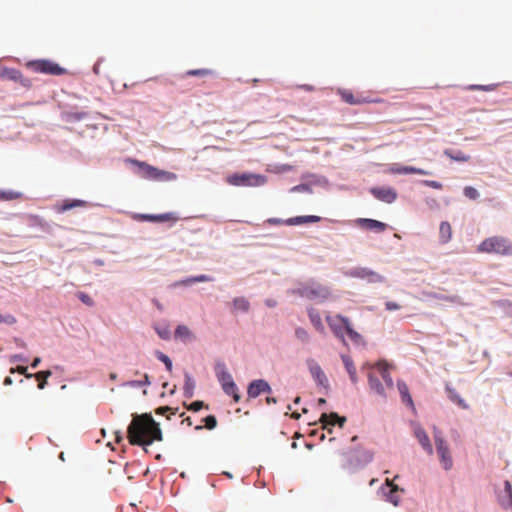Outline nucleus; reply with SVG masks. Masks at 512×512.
Here are the masks:
<instances>
[{"mask_svg": "<svg viewBox=\"0 0 512 512\" xmlns=\"http://www.w3.org/2000/svg\"><path fill=\"white\" fill-rule=\"evenodd\" d=\"M127 438L131 445L142 446L147 452V446L154 441H162L163 435L159 423L151 414L143 413L133 415L132 421L127 428Z\"/></svg>", "mask_w": 512, "mask_h": 512, "instance_id": "1", "label": "nucleus"}, {"mask_svg": "<svg viewBox=\"0 0 512 512\" xmlns=\"http://www.w3.org/2000/svg\"><path fill=\"white\" fill-rule=\"evenodd\" d=\"M477 252L512 256V241L503 236L488 237L477 246Z\"/></svg>", "mask_w": 512, "mask_h": 512, "instance_id": "2", "label": "nucleus"}, {"mask_svg": "<svg viewBox=\"0 0 512 512\" xmlns=\"http://www.w3.org/2000/svg\"><path fill=\"white\" fill-rule=\"evenodd\" d=\"M291 292L300 297L317 302H324L331 296V291L328 286L313 280L300 285Z\"/></svg>", "mask_w": 512, "mask_h": 512, "instance_id": "3", "label": "nucleus"}, {"mask_svg": "<svg viewBox=\"0 0 512 512\" xmlns=\"http://www.w3.org/2000/svg\"><path fill=\"white\" fill-rule=\"evenodd\" d=\"M130 161L133 165L138 167L139 175L144 179L163 182L174 181L177 179V175L173 172L158 169L139 160Z\"/></svg>", "mask_w": 512, "mask_h": 512, "instance_id": "4", "label": "nucleus"}, {"mask_svg": "<svg viewBox=\"0 0 512 512\" xmlns=\"http://www.w3.org/2000/svg\"><path fill=\"white\" fill-rule=\"evenodd\" d=\"M433 433L436 451L440 458V463L445 470H450L453 466V460L449 446L444 440L442 432L435 426L433 427Z\"/></svg>", "mask_w": 512, "mask_h": 512, "instance_id": "5", "label": "nucleus"}, {"mask_svg": "<svg viewBox=\"0 0 512 512\" xmlns=\"http://www.w3.org/2000/svg\"><path fill=\"white\" fill-rule=\"evenodd\" d=\"M266 181L264 175L253 173H235L227 177V183L233 186H262Z\"/></svg>", "mask_w": 512, "mask_h": 512, "instance_id": "6", "label": "nucleus"}, {"mask_svg": "<svg viewBox=\"0 0 512 512\" xmlns=\"http://www.w3.org/2000/svg\"><path fill=\"white\" fill-rule=\"evenodd\" d=\"M325 320H326L330 330L334 334V336L337 339H339L343 344H346L344 333L346 332L347 325H349V323H350L349 318H347L341 314H336V315L328 314V315H326Z\"/></svg>", "mask_w": 512, "mask_h": 512, "instance_id": "7", "label": "nucleus"}, {"mask_svg": "<svg viewBox=\"0 0 512 512\" xmlns=\"http://www.w3.org/2000/svg\"><path fill=\"white\" fill-rule=\"evenodd\" d=\"M27 66L37 73L51 75H62L65 73V69L59 66V64L45 59L30 61Z\"/></svg>", "mask_w": 512, "mask_h": 512, "instance_id": "8", "label": "nucleus"}, {"mask_svg": "<svg viewBox=\"0 0 512 512\" xmlns=\"http://www.w3.org/2000/svg\"><path fill=\"white\" fill-rule=\"evenodd\" d=\"M349 275L354 278L366 280L368 283H383L385 277L367 267H356L350 270Z\"/></svg>", "mask_w": 512, "mask_h": 512, "instance_id": "9", "label": "nucleus"}, {"mask_svg": "<svg viewBox=\"0 0 512 512\" xmlns=\"http://www.w3.org/2000/svg\"><path fill=\"white\" fill-rule=\"evenodd\" d=\"M339 95L341 99L350 105H361L365 103H380L381 99H371L362 94L354 95L350 90H340Z\"/></svg>", "mask_w": 512, "mask_h": 512, "instance_id": "10", "label": "nucleus"}, {"mask_svg": "<svg viewBox=\"0 0 512 512\" xmlns=\"http://www.w3.org/2000/svg\"><path fill=\"white\" fill-rule=\"evenodd\" d=\"M370 193L379 201L391 204L397 199V192L391 187H372Z\"/></svg>", "mask_w": 512, "mask_h": 512, "instance_id": "11", "label": "nucleus"}, {"mask_svg": "<svg viewBox=\"0 0 512 512\" xmlns=\"http://www.w3.org/2000/svg\"><path fill=\"white\" fill-rule=\"evenodd\" d=\"M306 365L311 373L313 379L319 384L324 385L327 382V378L325 373L323 372L320 365L313 358H308L306 360Z\"/></svg>", "mask_w": 512, "mask_h": 512, "instance_id": "12", "label": "nucleus"}, {"mask_svg": "<svg viewBox=\"0 0 512 512\" xmlns=\"http://www.w3.org/2000/svg\"><path fill=\"white\" fill-rule=\"evenodd\" d=\"M270 391L271 387L269 386V384L265 380L260 379L254 380L249 384L247 393L249 397L256 398L261 393H269Z\"/></svg>", "mask_w": 512, "mask_h": 512, "instance_id": "13", "label": "nucleus"}, {"mask_svg": "<svg viewBox=\"0 0 512 512\" xmlns=\"http://www.w3.org/2000/svg\"><path fill=\"white\" fill-rule=\"evenodd\" d=\"M346 421L345 417H339L336 413L326 414L323 413L320 417V422L322 423L323 429H328L331 432L330 427L334 426L336 423L339 424L340 427L344 425Z\"/></svg>", "mask_w": 512, "mask_h": 512, "instance_id": "14", "label": "nucleus"}, {"mask_svg": "<svg viewBox=\"0 0 512 512\" xmlns=\"http://www.w3.org/2000/svg\"><path fill=\"white\" fill-rule=\"evenodd\" d=\"M414 435L417 438L420 445L422 446V448L426 451V453L428 455H432L434 452L433 446L425 430L420 426H416L414 428Z\"/></svg>", "mask_w": 512, "mask_h": 512, "instance_id": "15", "label": "nucleus"}, {"mask_svg": "<svg viewBox=\"0 0 512 512\" xmlns=\"http://www.w3.org/2000/svg\"><path fill=\"white\" fill-rule=\"evenodd\" d=\"M357 224L363 229L373 230L378 233L385 231L387 228V225L385 223L380 222L375 219H368V218L358 219Z\"/></svg>", "mask_w": 512, "mask_h": 512, "instance_id": "16", "label": "nucleus"}, {"mask_svg": "<svg viewBox=\"0 0 512 512\" xmlns=\"http://www.w3.org/2000/svg\"><path fill=\"white\" fill-rule=\"evenodd\" d=\"M390 172L392 174H419V175H429L430 173L424 169L416 168L413 166H403L399 164H394L390 167Z\"/></svg>", "mask_w": 512, "mask_h": 512, "instance_id": "17", "label": "nucleus"}, {"mask_svg": "<svg viewBox=\"0 0 512 512\" xmlns=\"http://www.w3.org/2000/svg\"><path fill=\"white\" fill-rule=\"evenodd\" d=\"M307 313L310 319L311 324L315 328L317 332L320 334H325V327L322 322L320 313L313 307L307 309Z\"/></svg>", "mask_w": 512, "mask_h": 512, "instance_id": "18", "label": "nucleus"}, {"mask_svg": "<svg viewBox=\"0 0 512 512\" xmlns=\"http://www.w3.org/2000/svg\"><path fill=\"white\" fill-rule=\"evenodd\" d=\"M214 369L217 379L220 382L221 386L226 384V382L233 381V378L228 372L225 363L217 362Z\"/></svg>", "mask_w": 512, "mask_h": 512, "instance_id": "19", "label": "nucleus"}, {"mask_svg": "<svg viewBox=\"0 0 512 512\" xmlns=\"http://www.w3.org/2000/svg\"><path fill=\"white\" fill-rule=\"evenodd\" d=\"M320 221H321L320 216L308 215V216H296L293 218H289L284 223L289 226H294V225H301V224H305V223H318Z\"/></svg>", "mask_w": 512, "mask_h": 512, "instance_id": "20", "label": "nucleus"}, {"mask_svg": "<svg viewBox=\"0 0 512 512\" xmlns=\"http://www.w3.org/2000/svg\"><path fill=\"white\" fill-rule=\"evenodd\" d=\"M368 382H369L370 389L374 393H376L377 395H380L382 397H385L384 385L381 383L380 379L377 376L370 373L368 376Z\"/></svg>", "mask_w": 512, "mask_h": 512, "instance_id": "21", "label": "nucleus"}, {"mask_svg": "<svg viewBox=\"0 0 512 512\" xmlns=\"http://www.w3.org/2000/svg\"><path fill=\"white\" fill-rule=\"evenodd\" d=\"M439 238L442 244L448 243L452 238V227L449 222L443 221L439 227Z\"/></svg>", "mask_w": 512, "mask_h": 512, "instance_id": "22", "label": "nucleus"}, {"mask_svg": "<svg viewBox=\"0 0 512 512\" xmlns=\"http://www.w3.org/2000/svg\"><path fill=\"white\" fill-rule=\"evenodd\" d=\"M341 359L353 383L357 382V371L353 360L348 355H342Z\"/></svg>", "mask_w": 512, "mask_h": 512, "instance_id": "23", "label": "nucleus"}, {"mask_svg": "<svg viewBox=\"0 0 512 512\" xmlns=\"http://www.w3.org/2000/svg\"><path fill=\"white\" fill-rule=\"evenodd\" d=\"M86 206H87V202L84 201V200H79V199H72L71 200V199H67V200L63 201V203L59 207L58 211L59 212H65V211L73 209V208L86 207Z\"/></svg>", "mask_w": 512, "mask_h": 512, "instance_id": "24", "label": "nucleus"}, {"mask_svg": "<svg viewBox=\"0 0 512 512\" xmlns=\"http://www.w3.org/2000/svg\"><path fill=\"white\" fill-rule=\"evenodd\" d=\"M346 333H347L348 337L350 338V340L355 345H357V346H365L366 345V341H365L364 337L360 333H358L357 331H355L353 329L351 322L349 323V325H347Z\"/></svg>", "mask_w": 512, "mask_h": 512, "instance_id": "25", "label": "nucleus"}, {"mask_svg": "<svg viewBox=\"0 0 512 512\" xmlns=\"http://www.w3.org/2000/svg\"><path fill=\"white\" fill-rule=\"evenodd\" d=\"M380 375H381V378L384 380L386 386L388 388H392L393 387V380H392V377L388 371V365L385 363V362H378L377 365H376Z\"/></svg>", "mask_w": 512, "mask_h": 512, "instance_id": "26", "label": "nucleus"}, {"mask_svg": "<svg viewBox=\"0 0 512 512\" xmlns=\"http://www.w3.org/2000/svg\"><path fill=\"white\" fill-rule=\"evenodd\" d=\"M444 154L447 157H449L451 160H454L457 162H468L470 160V156L460 150L453 151V150L447 149L444 151Z\"/></svg>", "mask_w": 512, "mask_h": 512, "instance_id": "27", "label": "nucleus"}, {"mask_svg": "<svg viewBox=\"0 0 512 512\" xmlns=\"http://www.w3.org/2000/svg\"><path fill=\"white\" fill-rule=\"evenodd\" d=\"M145 218L150 221L154 222H165V221H177L178 217L175 215V213H164L159 215H146Z\"/></svg>", "mask_w": 512, "mask_h": 512, "instance_id": "28", "label": "nucleus"}, {"mask_svg": "<svg viewBox=\"0 0 512 512\" xmlns=\"http://www.w3.org/2000/svg\"><path fill=\"white\" fill-rule=\"evenodd\" d=\"M222 389L226 394L231 395L235 402L240 401L241 397L234 381L226 382V384L222 385Z\"/></svg>", "mask_w": 512, "mask_h": 512, "instance_id": "29", "label": "nucleus"}, {"mask_svg": "<svg viewBox=\"0 0 512 512\" xmlns=\"http://www.w3.org/2000/svg\"><path fill=\"white\" fill-rule=\"evenodd\" d=\"M397 387H398V390H399V393L402 397V401L404 403H406L407 405H413V401H412V398L410 396V393H409V389H408V386L406 385L405 382L403 381H398L397 382Z\"/></svg>", "mask_w": 512, "mask_h": 512, "instance_id": "30", "label": "nucleus"}, {"mask_svg": "<svg viewBox=\"0 0 512 512\" xmlns=\"http://www.w3.org/2000/svg\"><path fill=\"white\" fill-rule=\"evenodd\" d=\"M232 306L234 311L247 312L250 308V303L244 297H237L233 300Z\"/></svg>", "mask_w": 512, "mask_h": 512, "instance_id": "31", "label": "nucleus"}, {"mask_svg": "<svg viewBox=\"0 0 512 512\" xmlns=\"http://www.w3.org/2000/svg\"><path fill=\"white\" fill-rule=\"evenodd\" d=\"M448 396L451 401L456 403L462 409H468L469 406L463 398L455 391V389L447 388Z\"/></svg>", "mask_w": 512, "mask_h": 512, "instance_id": "32", "label": "nucleus"}, {"mask_svg": "<svg viewBox=\"0 0 512 512\" xmlns=\"http://www.w3.org/2000/svg\"><path fill=\"white\" fill-rule=\"evenodd\" d=\"M195 382L189 373H185V382L183 386L186 397H192L194 394Z\"/></svg>", "mask_w": 512, "mask_h": 512, "instance_id": "33", "label": "nucleus"}, {"mask_svg": "<svg viewBox=\"0 0 512 512\" xmlns=\"http://www.w3.org/2000/svg\"><path fill=\"white\" fill-rule=\"evenodd\" d=\"M21 197H22V193H20V192L0 189V201H11V200L20 199Z\"/></svg>", "mask_w": 512, "mask_h": 512, "instance_id": "34", "label": "nucleus"}, {"mask_svg": "<svg viewBox=\"0 0 512 512\" xmlns=\"http://www.w3.org/2000/svg\"><path fill=\"white\" fill-rule=\"evenodd\" d=\"M150 377L148 374L143 375V380H131L125 383L126 386L132 387V388H138L142 386H148L150 385Z\"/></svg>", "mask_w": 512, "mask_h": 512, "instance_id": "35", "label": "nucleus"}, {"mask_svg": "<svg viewBox=\"0 0 512 512\" xmlns=\"http://www.w3.org/2000/svg\"><path fill=\"white\" fill-rule=\"evenodd\" d=\"M211 281H213L212 277L202 274L199 276L187 278V279L183 280L181 283L183 285H190V284H193L196 282H211Z\"/></svg>", "mask_w": 512, "mask_h": 512, "instance_id": "36", "label": "nucleus"}, {"mask_svg": "<svg viewBox=\"0 0 512 512\" xmlns=\"http://www.w3.org/2000/svg\"><path fill=\"white\" fill-rule=\"evenodd\" d=\"M214 71L211 69H192L185 72L184 76H199V77H205L209 75H213Z\"/></svg>", "mask_w": 512, "mask_h": 512, "instance_id": "37", "label": "nucleus"}, {"mask_svg": "<svg viewBox=\"0 0 512 512\" xmlns=\"http://www.w3.org/2000/svg\"><path fill=\"white\" fill-rule=\"evenodd\" d=\"M50 376H51V371H49V370L39 371L35 374V378L39 381V384H38L39 389H44V387L47 383V378Z\"/></svg>", "mask_w": 512, "mask_h": 512, "instance_id": "38", "label": "nucleus"}, {"mask_svg": "<svg viewBox=\"0 0 512 512\" xmlns=\"http://www.w3.org/2000/svg\"><path fill=\"white\" fill-rule=\"evenodd\" d=\"M385 483L388 487H390L389 501L394 505H397L399 500L397 497H395L394 493L399 490V487L393 484V482L388 478L386 479Z\"/></svg>", "mask_w": 512, "mask_h": 512, "instance_id": "39", "label": "nucleus"}, {"mask_svg": "<svg viewBox=\"0 0 512 512\" xmlns=\"http://www.w3.org/2000/svg\"><path fill=\"white\" fill-rule=\"evenodd\" d=\"M3 76L9 80L22 81L23 76L20 71L16 69H7L4 71Z\"/></svg>", "mask_w": 512, "mask_h": 512, "instance_id": "40", "label": "nucleus"}, {"mask_svg": "<svg viewBox=\"0 0 512 512\" xmlns=\"http://www.w3.org/2000/svg\"><path fill=\"white\" fill-rule=\"evenodd\" d=\"M175 336L186 339L191 337V331L189 328L185 325H179L175 330Z\"/></svg>", "mask_w": 512, "mask_h": 512, "instance_id": "41", "label": "nucleus"}, {"mask_svg": "<svg viewBox=\"0 0 512 512\" xmlns=\"http://www.w3.org/2000/svg\"><path fill=\"white\" fill-rule=\"evenodd\" d=\"M295 336L298 340H300L301 342H304V343L309 342V340H310V335H309L308 331L302 327L296 328Z\"/></svg>", "mask_w": 512, "mask_h": 512, "instance_id": "42", "label": "nucleus"}, {"mask_svg": "<svg viewBox=\"0 0 512 512\" xmlns=\"http://www.w3.org/2000/svg\"><path fill=\"white\" fill-rule=\"evenodd\" d=\"M463 193L467 198L471 200H476L479 197V192L472 186H466L463 189Z\"/></svg>", "mask_w": 512, "mask_h": 512, "instance_id": "43", "label": "nucleus"}, {"mask_svg": "<svg viewBox=\"0 0 512 512\" xmlns=\"http://www.w3.org/2000/svg\"><path fill=\"white\" fill-rule=\"evenodd\" d=\"M504 487H505V493L507 495L508 500H507V503H505L503 501L502 505L506 507L508 505H512V485L509 481H505Z\"/></svg>", "mask_w": 512, "mask_h": 512, "instance_id": "44", "label": "nucleus"}, {"mask_svg": "<svg viewBox=\"0 0 512 512\" xmlns=\"http://www.w3.org/2000/svg\"><path fill=\"white\" fill-rule=\"evenodd\" d=\"M156 355H157V358L165 364L167 370L171 371L172 370V361L170 360V358L167 355H165L164 353L159 352V351L156 353Z\"/></svg>", "mask_w": 512, "mask_h": 512, "instance_id": "45", "label": "nucleus"}, {"mask_svg": "<svg viewBox=\"0 0 512 512\" xmlns=\"http://www.w3.org/2000/svg\"><path fill=\"white\" fill-rule=\"evenodd\" d=\"M77 297L81 302H83L85 305H87L89 307L94 305L93 299L88 294H86L84 292H78Z\"/></svg>", "mask_w": 512, "mask_h": 512, "instance_id": "46", "label": "nucleus"}, {"mask_svg": "<svg viewBox=\"0 0 512 512\" xmlns=\"http://www.w3.org/2000/svg\"><path fill=\"white\" fill-rule=\"evenodd\" d=\"M431 296L435 299H438V300H443V301H448V302H451V303H458L459 302V297L458 296H445V295H440V294H431Z\"/></svg>", "mask_w": 512, "mask_h": 512, "instance_id": "47", "label": "nucleus"}, {"mask_svg": "<svg viewBox=\"0 0 512 512\" xmlns=\"http://www.w3.org/2000/svg\"><path fill=\"white\" fill-rule=\"evenodd\" d=\"M497 84L490 85H471L469 89L471 90H483V91H493L497 88Z\"/></svg>", "mask_w": 512, "mask_h": 512, "instance_id": "48", "label": "nucleus"}, {"mask_svg": "<svg viewBox=\"0 0 512 512\" xmlns=\"http://www.w3.org/2000/svg\"><path fill=\"white\" fill-rule=\"evenodd\" d=\"M204 422H205L206 428L209 429V430L214 429L216 427V425H217V420H216L215 416H213V415L207 416L204 419Z\"/></svg>", "mask_w": 512, "mask_h": 512, "instance_id": "49", "label": "nucleus"}, {"mask_svg": "<svg viewBox=\"0 0 512 512\" xmlns=\"http://www.w3.org/2000/svg\"><path fill=\"white\" fill-rule=\"evenodd\" d=\"M423 184L437 190H440L443 187V185L440 182L434 180H424Z\"/></svg>", "mask_w": 512, "mask_h": 512, "instance_id": "50", "label": "nucleus"}, {"mask_svg": "<svg viewBox=\"0 0 512 512\" xmlns=\"http://www.w3.org/2000/svg\"><path fill=\"white\" fill-rule=\"evenodd\" d=\"M18 372L20 374L25 375L26 378H30L32 375L27 373V367L25 366H18L17 368H11L10 373Z\"/></svg>", "mask_w": 512, "mask_h": 512, "instance_id": "51", "label": "nucleus"}, {"mask_svg": "<svg viewBox=\"0 0 512 512\" xmlns=\"http://www.w3.org/2000/svg\"><path fill=\"white\" fill-rule=\"evenodd\" d=\"M203 407H204V402L203 401H194L193 403L190 404L188 409L191 410V411L197 412L200 409H202Z\"/></svg>", "mask_w": 512, "mask_h": 512, "instance_id": "52", "label": "nucleus"}, {"mask_svg": "<svg viewBox=\"0 0 512 512\" xmlns=\"http://www.w3.org/2000/svg\"><path fill=\"white\" fill-rule=\"evenodd\" d=\"M177 409L173 410L171 407L169 406H162V407H159L155 410V413L158 414V415H164L166 412L170 411L171 414H175V411Z\"/></svg>", "mask_w": 512, "mask_h": 512, "instance_id": "53", "label": "nucleus"}, {"mask_svg": "<svg viewBox=\"0 0 512 512\" xmlns=\"http://www.w3.org/2000/svg\"><path fill=\"white\" fill-rule=\"evenodd\" d=\"M15 322H16V319L14 316L7 315V316L3 317L0 314V323L14 324Z\"/></svg>", "mask_w": 512, "mask_h": 512, "instance_id": "54", "label": "nucleus"}, {"mask_svg": "<svg viewBox=\"0 0 512 512\" xmlns=\"http://www.w3.org/2000/svg\"><path fill=\"white\" fill-rule=\"evenodd\" d=\"M156 332L157 334L162 338V339H168L169 336H170V331L167 329V328H164V329H156Z\"/></svg>", "mask_w": 512, "mask_h": 512, "instance_id": "55", "label": "nucleus"}, {"mask_svg": "<svg viewBox=\"0 0 512 512\" xmlns=\"http://www.w3.org/2000/svg\"><path fill=\"white\" fill-rule=\"evenodd\" d=\"M385 307L389 311L398 310L400 309V305L393 301H388L385 303Z\"/></svg>", "mask_w": 512, "mask_h": 512, "instance_id": "56", "label": "nucleus"}, {"mask_svg": "<svg viewBox=\"0 0 512 512\" xmlns=\"http://www.w3.org/2000/svg\"><path fill=\"white\" fill-rule=\"evenodd\" d=\"M102 60H98L94 67H93V71L96 75H100L101 74V64H102Z\"/></svg>", "mask_w": 512, "mask_h": 512, "instance_id": "57", "label": "nucleus"}, {"mask_svg": "<svg viewBox=\"0 0 512 512\" xmlns=\"http://www.w3.org/2000/svg\"><path fill=\"white\" fill-rule=\"evenodd\" d=\"M122 440H123L122 432L121 431H116L115 432V441L117 443H120Z\"/></svg>", "mask_w": 512, "mask_h": 512, "instance_id": "58", "label": "nucleus"}, {"mask_svg": "<svg viewBox=\"0 0 512 512\" xmlns=\"http://www.w3.org/2000/svg\"><path fill=\"white\" fill-rule=\"evenodd\" d=\"M40 361H41V359H40L39 357H36V358L33 360V362L31 363V367H32V368H36V367L39 365Z\"/></svg>", "mask_w": 512, "mask_h": 512, "instance_id": "59", "label": "nucleus"}, {"mask_svg": "<svg viewBox=\"0 0 512 512\" xmlns=\"http://www.w3.org/2000/svg\"><path fill=\"white\" fill-rule=\"evenodd\" d=\"M12 383H13V380H12V378H11V377H6V378L4 379V381H3V384H4L5 386H9V385H11Z\"/></svg>", "mask_w": 512, "mask_h": 512, "instance_id": "60", "label": "nucleus"}, {"mask_svg": "<svg viewBox=\"0 0 512 512\" xmlns=\"http://www.w3.org/2000/svg\"><path fill=\"white\" fill-rule=\"evenodd\" d=\"M266 305L269 307H274L276 305V301L268 299L266 300Z\"/></svg>", "mask_w": 512, "mask_h": 512, "instance_id": "61", "label": "nucleus"}, {"mask_svg": "<svg viewBox=\"0 0 512 512\" xmlns=\"http://www.w3.org/2000/svg\"><path fill=\"white\" fill-rule=\"evenodd\" d=\"M268 222L271 223V224H280V223H282V221L280 219H276V218L269 219Z\"/></svg>", "mask_w": 512, "mask_h": 512, "instance_id": "62", "label": "nucleus"}, {"mask_svg": "<svg viewBox=\"0 0 512 512\" xmlns=\"http://www.w3.org/2000/svg\"><path fill=\"white\" fill-rule=\"evenodd\" d=\"M22 360H23V358H22V356H21V355H15V356H13V358H12V361H22Z\"/></svg>", "mask_w": 512, "mask_h": 512, "instance_id": "63", "label": "nucleus"}, {"mask_svg": "<svg viewBox=\"0 0 512 512\" xmlns=\"http://www.w3.org/2000/svg\"><path fill=\"white\" fill-rule=\"evenodd\" d=\"M266 401H267V403H268V404H270V403H276V399H275V398H273V397H267V398H266Z\"/></svg>", "mask_w": 512, "mask_h": 512, "instance_id": "64", "label": "nucleus"}]
</instances>
